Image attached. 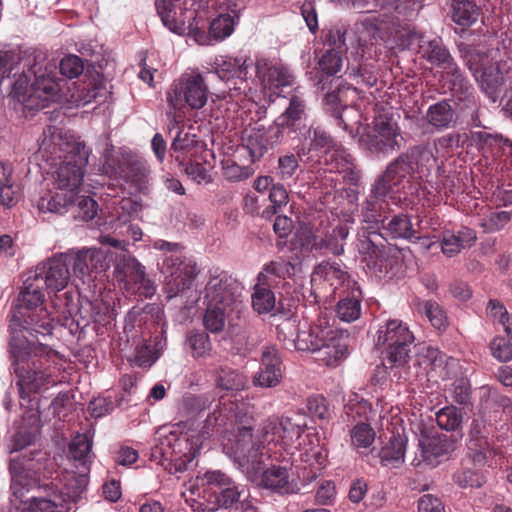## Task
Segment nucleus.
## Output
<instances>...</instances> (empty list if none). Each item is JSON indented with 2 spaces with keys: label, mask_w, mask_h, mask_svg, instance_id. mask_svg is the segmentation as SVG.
<instances>
[{
  "label": "nucleus",
  "mask_w": 512,
  "mask_h": 512,
  "mask_svg": "<svg viewBox=\"0 0 512 512\" xmlns=\"http://www.w3.org/2000/svg\"><path fill=\"white\" fill-rule=\"evenodd\" d=\"M115 275L119 281L134 282L143 286L146 296H152L155 288L146 277L145 267L134 257L123 254L115 265Z\"/></svg>",
  "instance_id": "obj_26"
},
{
  "label": "nucleus",
  "mask_w": 512,
  "mask_h": 512,
  "mask_svg": "<svg viewBox=\"0 0 512 512\" xmlns=\"http://www.w3.org/2000/svg\"><path fill=\"white\" fill-rule=\"evenodd\" d=\"M413 45L419 47L423 58L430 64L440 67L442 70L453 61L450 53L438 38L424 41L422 34L412 31L407 34V46L412 48Z\"/></svg>",
  "instance_id": "obj_24"
},
{
  "label": "nucleus",
  "mask_w": 512,
  "mask_h": 512,
  "mask_svg": "<svg viewBox=\"0 0 512 512\" xmlns=\"http://www.w3.org/2000/svg\"><path fill=\"white\" fill-rule=\"evenodd\" d=\"M172 428L176 430L178 434L175 469L181 471L186 469L187 465L191 463L199 453L204 440L211 437L215 432L212 431V428H207L206 424L204 425V430L201 432L197 430L183 432L181 423L172 425Z\"/></svg>",
  "instance_id": "obj_19"
},
{
  "label": "nucleus",
  "mask_w": 512,
  "mask_h": 512,
  "mask_svg": "<svg viewBox=\"0 0 512 512\" xmlns=\"http://www.w3.org/2000/svg\"><path fill=\"white\" fill-rule=\"evenodd\" d=\"M238 291L239 283L227 272L219 269L210 272V279L206 285L207 302L226 307H243Z\"/></svg>",
  "instance_id": "obj_17"
},
{
  "label": "nucleus",
  "mask_w": 512,
  "mask_h": 512,
  "mask_svg": "<svg viewBox=\"0 0 512 512\" xmlns=\"http://www.w3.org/2000/svg\"><path fill=\"white\" fill-rule=\"evenodd\" d=\"M211 403L212 400L207 395H190L183 399L182 408L189 417L194 418L208 409Z\"/></svg>",
  "instance_id": "obj_62"
},
{
  "label": "nucleus",
  "mask_w": 512,
  "mask_h": 512,
  "mask_svg": "<svg viewBox=\"0 0 512 512\" xmlns=\"http://www.w3.org/2000/svg\"><path fill=\"white\" fill-rule=\"evenodd\" d=\"M308 151L302 146L297 150V156L294 154H287L280 156L278 159V174L280 179L287 180L291 178L299 167L298 157L305 156Z\"/></svg>",
  "instance_id": "obj_59"
},
{
  "label": "nucleus",
  "mask_w": 512,
  "mask_h": 512,
  "mask_svg": "<svg viewBox=\"0 0 512 512\" xmlns=\"http://www.w3.org/2000/svg\"><path fill=\"white\" fill-rule=\"evenodd\" d=\"M354 34L359 46L372 45L379 38V26L376 18L367 17L354 26Z\"/></svg>",
  "instance_id": "obj_48"
},
{
  "label": "nucleus",
  "mask_w": 512,
  "mask_h": 512,
  "mask_svg": "<svg viewBox=\"0 0 512 512\" xmlns=\"http://www.w3.org/2000/svg\"><path fill=\"white\" fill-rule=\"evenodd\" d=\"M209 88L204 76L198 70L182 73L166 91L168 107L174 112L184 108L202 109L208 101Z\"/></svg>",
  "instance_id": "obj_8"
},
{
  "label": "nucleus",
  "mask_w": 512,
  "mask_h": 512,
  "mask_svg": "<svg viewBox=\"0 0 512 512\" xmlns=\"http://www.w3.org/2000/svg\"><path fill=\"white\" fill-rule=\"evenodd\" d=\"M482 91L493 101L505 96L512 87V73L506 63H493L486 66L478 76L474 72Z\"/></svg>",
  "instance_id": "obj_20"
},
{
  "label": "nucleus",
  "mask_w": 512,
  "mask_h": 512,
  "mask_svg": "<svg viewBox=\"0 0 512 512\" xmlns=\"http://www.w3.org/2000/svg\"><path fill=\"white\" fill-rule=\"evenodd\" d=\"M467 449L474 464L478 466L486 464L494 455V450L491 448L486 436L469 438Z\"/></svg>",
  "instance_id": "obj_50"
},
{
  "label": "nucleus",
  "mask_w": 512,
  "mask_h": 512,
  "mask_svg": "<svg viewBox=\"0 0 512 512\" xmlns=\"http://www.w3.org/2000/svg\"><path fill=\"white\" fill-rule=\"evenodd\" d=\"M238 20L239 16L220 14L211 21L209 29L216 43L225 40L234 32Z\"/></svg>",
  "instance_id": "obj_49"
},
{
  "label": "nucleus",
  "mask_w": 512,
  "mask_h": 512,
  "mask_svg": "<svg viewBox=\"0 0 512 512\" xmlns=\"http://www.w3.org/2000/svg\"><path fill=\"white\" fill-rule=\"evenodd\" d=\"M157 12L165 27L176 34H183L186 24L196 17L195 3L192 0H156Z\"/></svg>",
  "instance_id": "obj_16"
},
{
  "label": "nucleus",
  "mask_w": 512,
  "mask_h": 512,
  "mask_svg": "<svg viewBox=\"0 0 512 512\" xmlns=\"http://www.w3.org/2000/svg\"><path fill=\"white\" fill-rule=\"evenodd\" d=\"M221 166L224 178L230 182H240L254 174L252 166L239 165L231 158L222 160Z\"/></svg>",
  "instance_id": "obj_51"
},
{
  "label": "nucleus",
  "mask_w": 512,
  "mask_h": 512,
  "mask_svg": "<svg viewBox=\"0 0 512 512\" xmlns=\"http://www.w3.org/2000/svg\"><path fill=\"white\" fill-rule=\"evenodd\" d=\"M119 177L131 184L136 191L143 192L149 184L150 168L141 160L128 161L119 166Z\"/></svg>",
  "instance_id": "obj_34"
},
{
  "label": "nucleus",
  "mask_w": 512,
  "mask_h": 512,
  "mask_svg": "<svg viewBox=\"0 0 512 512\" xmlns=\"http://www.w3.org/2000/svg\"><path fill=\"white\" fill-rule=\"evenodd\" d=\"M476 239L475 231L468 227H462L457 232L445 230L441 240L442 253L447 257H453L462 249L471 247Z\"/></svg>",
  "instance_id": "obj_30"
},
{
  "label": "nucleus",
  "mask_w": 512,
  "mask_h": 512,
  "mask_svg": "<svg viewBox=\"0 0 512 512\" xmlns=\"http://www.w3.org/2000/svg\"><path fill=\"white\" fill-rule=\"evenodd\" d=\"M281 134L275 127L268 131L265 129L253 130L245 140V148L248 150L252 161L260 159L275 143L279 141Z\"/></svg>",
  "instance_id": "obj_31"
},
{
  "label": "nucleus",
  "mask_w": 512,
  "mask_h": 512,
  "mask_svg": "<svg viewBox=\"0 0 512 512\" xmlns=\"http://www.w3.org/2000/svg\"><path fill=\"white\" fill-rule=\"evenodd\" d=\"M41 157L51 165L59 167L54 173L56 190L76 196L83 182L84 169L88 163L89 150L69 132L49 127L43 133L39 145Z\"/></svg>",
  "instance_id": "obj_4"
},
{
  "label": "nucleus",
  "mask_w": 512,
  "mask_h": 512,
  "mask_svg": "<svg viewBox=\"0 0 512 512\" xmlns=\"http://www.w3.org/2000/svg\"><path fill=\"white\" fill-rule=\"evenodd\" d=\"M348 235L349 230L346 226H337L324 237H315L312 242V249H325L333 255H341L344 252V241Z\"/></svg>",
  "instance_id": "obj_39"
},
{
  "label": "nucleus",
  "mask_w": 512,
  "mask_h": 512,
  "mask_svg": "<svg viewBox=\"0 0 512 512\" xmlns=\"http://www.w3.org/2000/svg\"><path fill=\"white\" fill-rule=\"evenodd\" d=\"M166 339L156 336L152 341H143L135 348L132 363L140 368H150L166 349Z\"/></svg>",
  "instance_id": "obj_33"
},
{
  "label": "nucleus",
  "mask_w": 512,
  "mask_h": 512,
  "mask_svg": "<svg viewBox=\"0 0 512 512\" xmlns=\"http://www.w3.org/2000/svg\"><path fill=\"white\" fill-rule=\"evenodd\" d=\"M306 116V105L302 97L292 95L289 105L275 120L277 132L282 134L284 130L296 131L301 121Z\"/></svg>",
  "instance_id": "obj_32"
},
{
  "label": "nucleus",
  "mask_w": 512,
  "mask_h": 512,
  "mask_svg": "<svg viewBox=\"0 0 512 512\" xmlns=\"http://www.w3.org/2000/svg\"><path fill=\"white\" fill-rule=\"evenodd\" d=\"M303 432L302 425L293 422L291 418L282 417L267 419L261 428L263 442L281 444L286 449L292 447Z\"/></svg>",
  "instance_id": "obj_21"
},
{
  "label": "nucleus",
  "mask_w": 512,
  "mask_h": 512,
  "mask_svg": "<svg viewBox=\"0 0 512 512\" xmlns=\"http://www.w3.org/2000/svg\"><path fill=\"white\" fill-rule=\"evenodd\" d=\"M255 407L247 400L223 402L206 418V427L221 433L220 442L226 455L233 459V449L239 450V456L247 453L255 442L252 435Z\"/></svg>",
  "instance_id": "obj_5"
},
{
  "label": "nucleus",
  "mask_w": 512,
  "mask_h": 512,
  "mask_svg": "<svg viewBox=\"0 0 512 512\" xmlns=\"http://www.w3.org/2000/svg\"><path fill=\"white\" fill-rule=\"evenodd\" d=\"M325 323L326 322L320 320L319 324L311 326L307 322H301L294 349L298 351H309L316 353L319 345H322L321 338Z\"/></svg>",
  "instance_id": "obj_36"
},
{
  "label": "nucleus",
  "mask_w": 512,
  "mask_h": 512,
  "mask_svg": "<svg viewBox=\"0 0 512 512\" xmlns=\"http://www.w3.org/2000/svg\"><path fill=\"white\" fill-rule=\"evenodd\" d=\"M453 479L460 487L478 488L485 483V477L474 470L464 469L454 474Z\"/></svg>",
  "instance_id": "obj_63"
},
{
  "label": "nucleus",
  "mask_w": 512,
  "mask_h": 512,
  "mask_svg": "<svg viewBox=\"0 0 512 512\" xmlns=\"http://www.w3.org/2000/svg\"><path fill=\"white\" fill-rule=\"evenodd\" d=\"M422 461L430 466H436L441 458L450 454L454 442L445 434H423L419 439Z\"/></svg>",
  "instance_id": "obj_25"
},
{
  "label": "nucleus",
  "mask_w": 512,
  "mask_h": 512,
  "mask_svg": "<svg viewBox=\"0 0 512 512\" xmlns=\"http://www.w3.org/2000/svg\"><path fill=\"white\" fill-rule=\"evenodd\" d=\"M34 77L27 96L22 101L30 109H43L51 101H58L64 96L63 84L66 81L57 77L56 64L43 55L34 56V63L28 69Z\"/></svg>",
  "instance_id": "obj_7"
},
{
  "label": "nucleus",
  "mask_w": 512,
  "mask_h": 512,
  "mask_svg": "<svg viewBox=\"0 0 512 512\" xmlns=\"http://www.w3.org/2000/svg\"><path fill=\"white\" fill-rule=\"evenodd\" d=\"M342 50L328 49L319 59L320 69L327 75L337 74L343 65Z\"/></svg>",
  "instance_id": "obj_61"
},
{
  "label": "nucleus",
  "mask_w": 512,
  "mask_h": 512,
  "mask_svg": "<svg viewBox=\"0 0 512 512\" xmlns=\"http://www.w3.org/2000/svg\"><path fill=\"white\" fill-rule=\"evenodd\" d=\"M294 272L295 266L293 264L283 259H279L271 261L264 266L263 270L258 275V281L271 284V277L286 278L293 275Z\"/></svg>",
  "instance_id": "obj_47"
},
{
  "label": "nucleus",
  "mask_w": 512,
  "mask_h": 512,
  "mask_svg": "<svg viewBox=\"0 0 512 512\" xmlns=\"http://www.w3.org/2000/svg\"><path fill=\"white\" fill-rule=\"evenodd\" d=\"M39 434V415L32 412L29 416V426L21 427L12 438L10 453H18L35 443Z\"/></svg>",
  "instance_id": "obj_42"
},
{
  "label": "nucleus",
  "mask_w": 512,
  "mask_h": 512,
  "mask_svg": "<svg viewBox=\"0 0 512 512\" xmlns=\"http://www.w3.org/2000/svg\"><path fill=\"white\" fill-rule=\"evenodd\" d=\"M463 414L455 406H446L436 413V422L438 426L446 431H455L462 423Z\"/></svg>",
  "instance_id": "obj_52"
},
{
  "label": "nucleus",
  "mask_w": 512,
  "mask_h": 512,
  "mask_svg": "<svg viewBox=\"0 0 512 512\" xmlns=\"http://www.w3.org/2000/svg\"><path fill=\"white\" fill-rule=\"evenodd\" d=\"M300 323L295 318H284L276 325L277 338L288 349H294Z\"/></svg>",
  "instance_id": "obj_53"
},
{
  "label": "nucleus",
  "mask_w": 512,
  "mask_h": 512,
  "mask_svg": "<svg viewBox=\"0 0 512 512\" xmlns=\"http://www.w3.org/2000/svg\"><path fill=\"white\" fill-rule=\"evenodd\" d=\"M66 252H71L68 266L72 263L73 273L76 277L84 278L94 270L105 269V252L100 248L69 249Z\"/></svg>",
  "instance_id": "obj_27"
},
{
  "label": "nucleus",
  "mask_w": 512,
  "mask_h": 512,
  "mask_svg": "<svg viewBox=\"0 0 512 512\" xmlns=\"http://www.w3.org/2000/svg\"><path fill=\"white\" fill-rule=\"evenodd\" d=\"M256 75L264 89H274L292 85L294 76L290 69L279 62L265 58L256 60Z\"/></svg>",
  "instance_id": "obj_23"
},
{
  "label": "nucleus",
  "mask_w": 512,
  "mask_h": 512,
  "mask_svg": "<svg viewBox=\"0 0 512 512\" xmlns=\"http://www.w3.org/2000/svg\"><path fill=\"white\" fill-rule=\"evenodd\" d=\"M161 272L165 291L169 298H173L192 287L199 270L192 258L171 254L163 259Z\"/></svg>",
  "instance_id": "obj_13"
},
{
  "label": "nucleus",
  "mask_w": 512,
  "mask_h": 512,
  "mask_svg": "<svg viewBox=\"0 0 512 512\" xmlns=\"http://www.w3.org/2000/svg\"><path fill=\"white\" fill-rule=\"evenodd\" d=\"M245 492L244 486L238 485L233 481L231 485L225 486L222 490L217 491L214 495L215 502L220 507L229 508L236 504Z\"/></svg>",
  "instance_id": "obj_58"
},
{
  "label": "nucleus",
  "mask_w": 512,
  "mask_h": 512,
  "mask_svg": "<svg viewBox=\"0 0 512 512\" xmlns=\"http://www.w3.org/2000/svg\"><path fill=\"white\" fill-rule=\"evenodd\" d=\"M385 234L393 239L403 238L412 240L415 230L407 215L399 214L392 217L384 227Z\"/></svg>",
  "instance_id": "obj_46"
},
{
  "label": "nucleus",
  "mask_w": 512,
  "mask_h": 512,
  "mask_svg": "<svg viewBox=\"0 0 512 512\" xmlns=\"http://www.w3.org/2000/svg\"><path fill=\"white\" fill-rule=\"evenodd\" d=\"M35 453H21L11 456L9 471L11 475V504L17 512H72L76 510V504L82 499L77 496L68 503L69 494L73 489L64 490V481L59 479L56 484V491L53 498L32 496L29 502L24 500L25 492H28L37 483V474L41 469L38 459L34 458Z\"/></svg>",
  "instance_id": "obj_3"
},
{
  "label": "nucleus",
  "mask_w": 512,
  "mask_h": 512,
  "mask_svg": "<svg viewBox=\"0 0 512 512\" xmlns=\"http://www.w3.org/2000/svg\"><path fill=\"white\" fill-rule=\"evenodd\" d=\"M418 311L425 315L433 327L442 329L446 327L447 317L445 312L434 301H425L418 304Z\"/></svg>",
  "instance_id": "obj_55"
},
{
  "label": "nucleus",
  "mask_w": 512,
  "mask_h": 512,
  "mask_svg": "<svg viewBox=\"0 0 512 512\" xmlns=\"http://www.w3.org/2000/svg\"><path fill=\"white\" fill-rule=\"evenodd\" d=\"M319 161L325 171L343 174V178L349 177L350 180L355 179L353 159L342 145L325 150Z\"/></svg>",
  "instance_id": "obj_28"
},
{
  "label": "nucleus",
  "mask_w": 512,
  "mask_h": 512,
  "mask_svg": "<svg viewBox=\"0 0 512 512\" xmlns=\"http://www.w3.org/2000/svg\"><path fill=\"white\" fill-rule=\"evenodd\" d=\"M75 198L66 191H48L37 200L36 206L40 213L63 215L75 203Z\"/></svg>",
  "instance_id": "obj_35"
},
{
  "label": "nucleus",
  "mask_w": 512,
  "mask_h": 512,
  "mask_svg": "<svg viewBox=\"0 0 512 512\" xmlns=\"http://www.w3.org/2000/svg\"><path fill=\"white\" fill-rule=\"evenodd\" d=\"M317 279L328 282L333 290H336L346 282L348 273L342 263L327 261L320 263L314 269L312 280Z\"/></svg>",
  "instance_id": "obj_38"
},
{
  "label": "nucleus",
  "mask_w": 512,
  "mask_h": 512,
  "mask_svg": "<svg viewBox=\"0 0 512 512\" xmlns=\"http://www.w3.org/2000/svg\"><path fill=\"white\" fill-rule=\"evenodd\" d=\"M59 69L63 76L73 79L82 74L84 65L82 59L78 56L68 55L60 61Z\"/></svg>",
  "instance_id": "obj_64"
},
{
  "label": "nucleus",
  "mask_w": 512,
  "mask_h": 512,
  "mask_svg": "<svg viewBox=\"0 0 512 512\" xmlns=\"http://www.w3.org/2000/svg\"><path fill=\"white\" fill-rule=\"evenodd\" d=\"M241 309L242 307H226V305L208 302L207 309L203 317L204 326L211 333H219L224 329L226 319L232 313L239 314Z\"/></svg>",
  "instance_id": "obj_37"
},
{
  "label": "nucleus",
  "mask_w": 512,
  "mask_h": 512,
  "mask_svg": "<svg viewBox=\"0 0 512 512\" xmlns=\"http://www.w3.org/2000/svg\"><path fill=\"white\" fill-rule=\"evenodd\" d=\"M71 252L57 253L47 261L37 265L34 276L36 281L45 286L48 293L64 290L70 281L68 259Z\"/></svg>",
  "instance_id": "obj_14"
},
{
  "label": "nucleus",
  "mask_w": 512,
  "mask_h": 512,
  "mask_svg": "<svg viewBox=\"0 0 512 512\" xmlns=\"http://www.w3.org/2000/svg\"><path fill=\"white\" fill-rule=\"evenodd\" d=\"M454 111L447 101H439L427 109L426 120L436 130L441 131L450 127Z\"/></svg>",
  "instance_id": "obj_44"
},
{
  "label": "nucleus",
  "mask_w": 512,
  "mask_h": 512,
  "mask_svg": "<svg viewBox=\"0 0 512 512\" xmlns=\"http://www.w3.org/2000/svg\"><path fill=\"white\" fill-rule=\"evenodd\" d=\"M375 439V432L372 427L366 423H358L350 431L351 445L359 450L368 448Z\"/></svg>",
  "instance_id": "obj_54"
},
{
  "label": "nucleus",
  "mask_w": 512,
  "mask_h": 512,
  "mask_svg": "<svg viewBox=\"0 0 512 512\" xmlns=\"http://www.w3.org/2000/svg\"><path fill=\"white\" fill-rule=\"evenodd\" d=\"M252 306L260 314L270 312L275 306L274 293L257 284L252 294Z\"/></svg>",
  "instance_id": "obj_57"
},
{
  "label": "nucleus",
  "mask_w": 512,
  "mask_h": 512,
  "mask_svg": "<svg viewBox=\"0 0 512 512\" xmlns=\"http://www.w3.org/2000/svg\"><path fill=\"white\" fill-rule=\"evenodd\" d=\"M92 442L85 434L75 436L69 446L71 458L75 462L77 471L67 470L62 473L60 479L64 481V490L62 493H68L67 489H73V494H69L68 503H71L77 496H82L88 484V474L90 471V450Z\"/></svg>",
  "instance_id": "obj_11"
},
{
  "label": "nucleus",
  "mask_w": 512,
  "mask_h": 512,
  "mask_svg": "<svg viewBox=\"0 0 512 512\" xmlns=\"http://www.w3.org/2000/svg\"><path fill=\"white\" fill-rule=\"evenodd\" d=\"M382 234L376 231H364L359 234L357 249L366 264L367 270L375 277L381 278L388 272V264Z\"/></svg>",
  "instance_id": "obj_18"
},
{
  "label": "nucleus",
  "mask_w": 512,
  "mask_h": 512,
  "mask_svg": "<svg viewBox=\"0 0 512 512\" xmlns=\"http://www.w3.org/2000/svg\"><path fill=\"white\" fill-rule=\"evenodd\" d=\"M413 342V333L399 319L387 320L377 331L376 345L385 348L387 359L393 366L401 367L407 363Z\"/></svg>",
  "instance_id": "obj_10"
},
{
  "label": "nucleus",
  "mask_w": 512,
  "mask_h": 512,
  "mask_svg": "<svg viewBox=\"0 0 512 512\" xmlns=\"http://www.w3.org/2000/svg\"><path fill=\"white\" fill-rule=\"evenodd\" d=\"M197 145L196 135L179 130L171 144V156L179 165H184L186 160L195 156Z\"/></svg>",
  "instance_id": "obj_40"
},
{
  "label": "nucleus",
  "mask_w": 512,
  "mask_h": 512,
  "mask_svg": "<svg viewBox=\"0 0 512 512\" xmlns=\"http://www.w3.org/2000/svg\"><path fill=\"white\" fill-rule=\"evenodd\" d=\"M177 441L178 434L172 426L159 428L156 432L155 445L152 448V458L163 466L166 462L175 466Z\"/></svg>",
  "instance_id": "obj_29"
},
{
  "label": "nucleus",
  "mask_w": 512,
  "mask_h": 512,
  "mask_svg": "<svg viewBox=\"0 0 512 512\" xmlns=\"http://www.w3.org/2000/svg\"><path fill=\"white\" fill-rule=\"evenodd\" d=\"M321 339L316 360L327 367H336L348 355L349 334L325 323Z\"/></svg>",
  "instance_id": "obj_15"
},
{
  "label": "nucleus",
  "mask_w": 512,
  "mask_h": 512,
  "mask_svg": "<svg viewBox=\"0 0 512 512\" xmlns=\"http://www.w3.org/2000/svg\"><path fill=\"white\" fill-rule=\"evenodd\" d=\"M216 385L221 390L240 392L249 387L248 377L232 368H220L216 378Z\"/></svg>",
  "instance_id": "obj_43"
},
{
  "label": "nucleus",
  "mask_w": 512,
  "mask_h": 512,
  "mask_svg": "<svg viewBox=\"0 0 512 512\" xmlns=\"http://www.w3.org/2000/svg\"><path fill=\"white\" fill-rule=\"evenodd\" d=\"M186 345L191 350L192 355L195 358L208 355L212 348L208 334L198 331H191L188 334Z\"/></svg>",
  "instance_id": "obj_56"
},
{
  "label": "nucleus",
  "mask_w": 512,
  "mask_h": 512,
  "mask_svg": "<svg viewBox=\"0 0 512 512\" xmlns=\"http://www.w3.org/2000/svg\"><path fill=\"white\" fill-rule=\"evenodd\" d=\"M42 286L34 275L24 281L18 297L19 305L13 311L9 324L11 368L18 378L22 399L57 383L55 369L49 364L53 351L27 336H33L32 331L50 334L53 329L49 312L44 308L38 309L44 302Z\"/></svg>",
  "instance_id": "obj_1"
},
{
  "label": "nucleus",
  "mask_w": 512,
  "mask_h": 512,
  "mask_svg": "<svg viewBox=\"0 0 512 512\" xmlns=\"http://www.w3.org/2000/svg\"><path fill=\"white\" fill-rule=\"evenodd\" d=\"M283 378L282 359L275 346L263 349L259 370L253 375L252 383L259 388H274Z\"/></svg>",
  "instance_id": "obj_22"
},
{
  "label": "nucleus",
  "mask_w": 512,
  "mask_h": 512,
  "mask_svg": "<svg viewBox=\"0 0 512 512\" xmlns=\"http://www.w3.org/2000/svg\"><path fill=\"white\" fill-rule=\"evenodd\" d=\"M360 143L370 153L386 158L401 149L404 138L397 121L384 112L375 116L372 126L361 135Z\"/></svg>",
  "instance_id": "obj_9"
},
{
  "label": "nucleus",
  "mask_w": 512,
  "mask_h": 512,
  "mask_svg": "<svg viewBox=\"0 0 512 512\" xmlns=\"http://www.w3.org/2000/svg\"><path fill=\"white\" fill-rule=\"evenodd\" d=\"M233 461L239 466L247 479L257 486L273 492L287 494L293 492L290 483L289 471L286 467L275 466L266 468V461L269 460L268 451H264V446L253 445L247 453L239 456V450L229 446Z\"/></svg>",
  "instance_id": "obj_6"
},
{
  "label": "nucleus",
  "mask_w": 512,
  "mask_h": 512,
  "mask_svg": "<svg viewBox=\"0 0 512 512\" xmlns=\"http://www.w3.org/2000/svg\"><path fill=\"white\" fill-rule=\"evenodd\" d=\"M433 150L434 148L429 144L416 146L410 153L399 155L387 166L385 172L373 184L366 201V208L371 213L367 217L371 221H379L377 217H381L380 213L389 209V201L396 204L400 200L398 193L408 175L429 174L436 165Z\"/></svg>",
  "instance_id": "obj_2"
},
{
  "label": "nucleus",
  "mask_w": 512,
  "mask_h": 512,
  "mask_svg": "<svg viewBox=\"0 0 512 512\" xmlns=\"http://www.w3.org/2000/svg\"><path fill=\"white\" fill-rule=\"evenodd\" d=\"M361 303L355 297H347L339 301L337 316L343 322H353L360 317Z\"/></svg>",
  "instance_id": "obj_60"
},
{
  "label": "nucleus",
  "mask_w": 512,
  "mask_h": 512,
  "mask_svg": "<svg viewBox=\"0 0 512 512\" xmlns=\"http://www.w3.org/2000/svg\"><path fill=\"white\" fill-rule=\"evenodd\" d=\"M212 72L222 81L233 84L228 87L229 97L235 99L246 95L251 87L248 82V70L252 62L247 56L217 55L211 63Z\"/></svg>",
  "instance_id": "obj_12"
},
{
  "label": "nucleus",
  "mask_w": 512,
  "mask_h": 512,
  "mask_svg": "<svg viewBox=\"0 0 512 512\" xmlns=\"http://www.w3.org/2000/svg\"><path fill=\"white\" fill-rule=\"evenodd\" d=\"M406 439L401 435H393L381 448L379 457L387 467H398L404 462Z\"/></svg>",
  "instance_id": "obj_41"
},
{
  "label": "nucleus",
  "mask_w": 512,
  "mask_h": 512,
  "mask_svg": "<svg viewBox=\"0 0 512 512\" xmlns=\"http://www.w3.org/2000/svg\"><path fill=\"white\" fill-rule=\"evenodd\" d=\"M452 19L462 27L472 26L479 18L480 9L471 0H452Z\"/></svg>",
  "instance_id": "obj_45"
}]
</instances>
